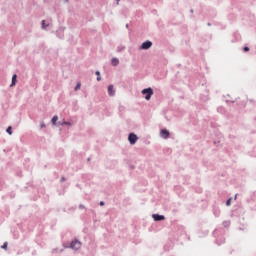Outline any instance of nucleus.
Listing matches in <instances>:
<instances>
[{
    "instance_id": "4468645a",
    "label": "nucleus",
    "mask_w": 256,
    "mask_h": 256,
    "mask_svg": "<svg viewBox=\"0 0 256 256\" xmlns=\"http://www.w3.org/2000/svg\"><path fill=\"white\" fill-rule=\"evenodd\" d=\"M81 89V82H78L76 87L74 88L75 91H79Z\"/></svg>"
},
{
    "instance_id": "cd10ccee",
    "label": "nucleus",
    "mask_w": 256,
    "mask_h": 256,
    "mask_svg": "<svg viewBox=\"0 0 256 256\" xmlns=\"http://www.w3.org/2000/svg\"><path fill=\"white\" fill-rule=\"evenodd\" d=\"M76 187H80V185H79V184H77V185H76Z\"/></svg>"
},
{
    "instance_id": "0eeeda50",
    "label": "nucleus",
    "mask_w": 256,
    "mask_h": 256,
    "mask_svg": "<svg viewBox=\"0 0 256 256\" xmlns=\"http://www.w3.org/2000/svg\"><path fill=\"white\" fill-rule=\"evenodd\" d=\"M108 95L110 97H113L115 95V89H114L113 85L108 86Z\"/></svg>"
},
{
    "instance_id": "9b49d317",
    "label": "nucleus",
    "mask_w": 256,
    "mask_h": 256,
    "mask_svg": "<svg viewBox=\"0 0 256 256\" xmlns=\"http://www.w3.org/2000/svg\"><path fill=\"white\" fill-rule=\"evenodd\" d=\"M57 121H59V117L54 116V117L52 118V123H53V125H56V124H57Z\"/></svg>"
},
{
    "instance_id": "39448f33",
    "label": "nucleus",
    "mask_w": 256,
    "mask_h": 256,
    "mask_svg": "<svg viewBox=\"0 0 256 256\" xmlns=\"http://www.w3.org/2000/svg\"><path fill=\"white\" fill-rule=\"evenodd\" d=\"M152 46H153V42L146 41L142 43V45L140 46V49L147 50V49H151Z\"/></svg>"
},
{
    "instance_id": "1a4fd4ad",
    "label": "nucleus",
    "mask_w": 256,
    "mask_h": 256,
    "mask_svg": "<svg viewBox=\"0 0 256 256\" xmlns=\"http://www.w3.org/2000/svg\"><path fill=\"white\" fill-rule=\"evenodd\" d=\"M16 82H17V74H14L13 77H12L11 87H13V85H15Z\"/></svg>"
},
{
    "instance_id": "7ed1b4c3",
    "label": "nucleus",
    "mask_w": 256,
    "mask_h": 256,
    "mask_svg": "<svg viewBox=\"0 0 256 256\" xmlns=\"http://www.w3.org/2000/svg\"><path fill=\"white\" fill-rule=\"evenodd\" d=\"M152 219L156 222L165 221V215L159 213L152 214Z\"/></svg>"
},
{
    "instance_id": "5701e85b",
    "label": "nucleus",
    "mask_w": 256,
    "mask_h": 256,
    "mask_svg": "<svg viewBox=\"0 0 256 256\" xmlns=\"http://www.w3.org/2000/svg\"><path fill=\"white\" fill-rule=\"evenodd\" d=\"M63 125H71L69 122H63Z\"/></svg>"
},
{
    "instance_id": "dca6fc26",
    "label": "nucleus",
    "mask_w": 256,
    "mask_h": 256,
    "mask_svg": "<svg viewBox=\"0 0 256 256\" xmlns=\"http://www.w3.org/2000/svg\"><path fill=\"white\" fill-rule=\"evenodd\" d=\"M65 181H67V178H65V176H62L61 179H60V183H63Z\"/></svg>"
},
{
    "instance_id": "ddd939ff",
    "label": "nucleus",
    "mask_w": 256,
    "mask_h": 256,
    "mask_svg": "<svg viewBox=\"0 0 256 256\" xmlns=\"http://www.w3.org/2000/svg\"><path fill=\"white\" fill-rule=\"evenodd\" d=\"M127 167L130 169V171H133V169H135V165L131 163H127Z\"/></svg>"
},
{
    "instance_id": "393cba45",
    "label": "nucleus",
    "mask_w": 256,
    "mask_h": 256,
    "mask_svg": "<svg viewBox=\"0 0 256 256\" xmlns=\"http://www.w3.org/2000/svg\"><path fill=\"white\" fill-rule=\"evenodd\" d=\"M22 254H23V252H21V251L17 252V255H22Z\"/></svg>"
},
{
    "instance_id": "f8f14e48",
    "label": "nucleus",
    "mask_w": 256,
    "mask_h": 256,
    "mask_svg": "<svg viewBox=\"0 0 256 256\" xmlns=\"http://www.w3.org/2000/svg\"><path fill=\"white\" fill-rule=\"evenodd\" d=\"M12 127L9 126L7 129H6V132L8 133V135H13V131H12Z\"/></svg>"
},
{
    "instance_id": "6e6552de",
    "label": "nucleus",
    "mask_w": 256,
    "mask_h": 256,
    "mask_svg": "<svg viewBox=\"0 0 256 256\" xmlns=\"http://www.w3.org/2000/svg\"><path fill=\"white\" fill-rule=\"evenodd\" d=\"M111 63H112V65H113L114 67H117V65H119V59L113 58L112 61H111Z\"/></svg>"
},
{
    "instance_id": "a878e982",
    "label": "nucleus",
    "mask_w": 256,
    "mask_h": 256,
    "mask_svg": "<svg viewBox=\"0 0 256 256\" xmlns=\"http://www.w3.org/2000/svg\"><path fill=\"white\" fill-rule=\"evenodd\" d=\"M244 51H249V47H244Z\"/></svg>"
},
{
    "instance_id": "20e7f679",
    "label": "nucleus",
    "mask_w": 256,
    "mask_h": 256,
    "mask_svg": "<svg viewBox=\"0 0 256 256\" xmlns=\"http://www.w3.org/2000/svg\"><path fill=\"white\" fill-rule=\"evenodd\" d=\"M138 139L139 138L137 137V135H135L133 133L129 134V136H128V141H129L130 145H135V143H137Z\"/></svg>"
},
{
    "instance_id": "4be33fe9",
    "label": "nucleus",
    "mask_w": 256,
    "mask_h": 256,
    "mask_svg": "<svg viewBox=\"0 0 256 256\" xmlns=\"http://www.w3.org/2000/svg\"><path fill=\"white\" fill-rule=\"evenodd\" d=\"M96 75L99 77L101 75L100 71H96Z\"/></svg>"
},
{
    "instance_id": "bb28decb",
    "label": "nucleus",
    "mask_w": 256,
    "mask_h": 256,
    "mask_svg": "<svg viewBox=\"0 0 256 256\" xmlns=\"http://www.w3.org/2000/svg\"><path fill=\"white\" fill-rule=\"evenodd\" d=\"M119 1H121V0H116V2H117V5H119Z\"/></svg>"
},
{
    "instance_id": "423d86ee",
    "label": "nucleus",
    "mask_w": 256,
    "mask_h": 256,
    "mask_svg": "<svg viewBox=\"0 0 256 256\" xmlns=\"http://www.w3.org/2000/svg\"><path fill=\"white\" fill-rule=\"evenodd\" d=\"M169 130L167 129H162L160 131V137H162V139H169Z\"/></svg>"
},
{
    "instance_id": "b1692460",
    "label": "nucleus",
    "mask_w": 256,
    "mask_h": 256,
    "mask_svg": "<svg viewBox=\"0 0 256 256\" xmlns=\"http://www.w3.org/2000/svg\"><path fill=\"white\" fill-rule=\"evenodd\" d=\"M97 81H101V75L97 77Z\"/></svg>"
},
{
    "instance_id": "f03ea898",
    "label": "nucleus",
    "mask_w": 256,
    "mask_h": 256,
    "mask_svg": "<svg viewBox=\"0 0 256 256\" xmlns=\"http://www.w3.org/2000/svg\"><path fill=\"white\" fill-rule=\"evenodd\" d=\"M142 95H146V101H149L153 97V90L151 88H146L142 90Z\"/></svg>"
},
{
    "instance_id": "f257e3e1",
    "label": "nucleus",
    "mask_w": 256,
    "mask_h": 256,
    "mask_svg": "<svg viewBox=\"0 0 256 256\" xmlns=\"http://www.w3.org/2000/svg\"><path fill=\"white\" fill-rule=\"evenodd\" d=\"M65 249H72L73 251H79L81 249V241L79 239L74 238L70 243L64 244Z\"/></svg>"
},
{
    "instance_id": "6ab92c4d",
    "label": "nucleus",
    "mask_w": 256,
    "mask_h": 256,
    "mask_svg": "<svg viewBox=\"0 0 256 256\" xmlns=\"http://www.w3.org/2000/svg\"><path fill=\"white\" fill-rule=\"evenodd\" d=\"M99 205H100V207H103L105 205V202L104 201H100Z\"/></svg>"
},
{
    "instance_id": "a211bd4d",
    "label": "nucleus",
    "mask_w": 256,
    "mask_h": 256,
    "mask_svg": "<svg viewBox=\"0 0 256 256\" xmlns=\"http://www.w3.org/2000/svg\"><path fill=\"white\" fill-rule=\"evenodd\" d=\"M226 205H227V207H229V205H231V198L226 201Z\"/></svg>"
},
{
    "instance_id": "412c9836",
    "label": "nucleus",
    "mask_w": 256,
    "mask_h": 256,
    "mask_svg": "<svg viewBox=\"0 0 256 256\" xmlns=\"http://www.w3.org/2000/svg\"><path fill=\"white\" fill-rule=\"evenodd\" d=\"M41 129L45 128V123L40 124Z\"/></svg>"
},
{
    "instance_id": "aec40b11",
    "label": "nucleus",
    "mask_w": 256,
    "mask_h": 256,
    "mask_svg": "<svg viewBox=\"0 0 256 256\" xmlns=\"http://www.w3.org/2000/svg\"><path fill=\"white\" fill-rule=\"evenodd\" d=\"M79 209H85V205L80 204V205H79Z\"/></svg>"
},
{
    "instance_id": "2eb2a0df",
    "label": "nucleus",
    "mask_w": 256,
    "mask_h": 256,
    "mask_svg": "<svg viewBox=\"0 0 256 256\" xmlns=\"http://www.w3.org/2000/svg\"><path fill=\"white\" fill-rule=\"evenodd\" d=\"M49 27V24L45 25V20H42V29H47Z\"/></svg>"
},
{
    "instance_id": "9d476101",
    "label": "nucleus",
    "mask_w": 256,
    "mask_h": 256,
    "mask_svg": "<svg viewBox=\"0 0 256 256\" xmlns=\"http://www.w3.org/2000/svg\"><path fill=\"white\" fill-rule=\"evenodd\" d=\"M8 247H9V243L4 242L3 245L1 246V249H4V251H7Z\"/></svg>"
},
{
    "instance_id": "f3484780",
    "label": "nucleus",
    "mask_w": 256,
    "mask_h": 256,
    "mask_svg": "<svg viewBox=\"0 0 256 256\" xmlns=\"http://www.w3.org/2000/svg\"><path fill=\"white\" fill-rule=\"evenodd\" d=\"M15 196H16L15 192H11V193H10V198H11V199H15Z\"/></svg>"
}]
</instances>
